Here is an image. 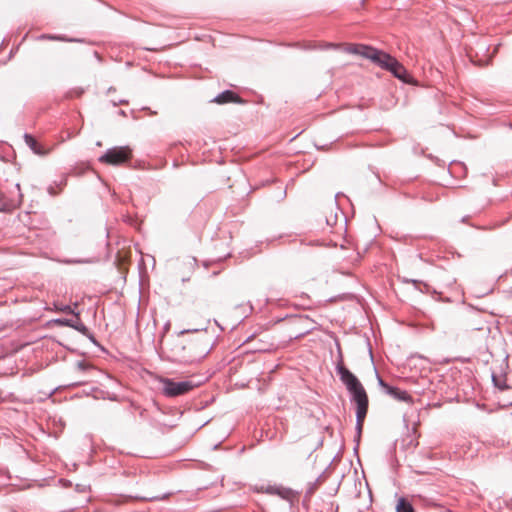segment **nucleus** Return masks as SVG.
Wrapping results in <instances>:
<instances>
[{"instance_id":"obj_1","label":"nucleus","mask_w":512,"mask_h":512,"mask_svg":"<svg viewBox=\"0 0 512 512\" xmlns=\"http://www.w3.org/2000/svg\"><path fill=\"white\" fill-rule=\"evenodd\" d=\"M344 50L347 53L360 55L370 59L381 68L390 71L395 77L403 82L410 83V75L405 67L391 55L363 44H347Z\"/></svg>"},{"instance_id":"obj_2","label":"nucleus","mask_w":512,"mask_h":512,"mask_svg":"<svg viewBox=\"0 0 512 512\" xmlns=\"http://www.w3.org/2000/svg\"><path fill=\"white\" fill-rule=\"evenodd\" d=\"M206 347L197 335H184L180 337L171 349L172 357L180 362H192L196 358L202 356Z\"/></svg>"},{"instance_id":"obj_3","label":"nucleus","mask_w":512,"mask_h":512,"mask_svg":"<svg viewBox=\"0 0 512 512\" xmlns=\"http://www.w3.org/2000/svg\"><path fill=\"white\" fill-rule=\"evenodd\" d=\"M132 158V150L128 146L113 147L108 149L99 161L107 165L119 166L127 163Z\"/></svg>"},{"instance_id":"obj_4","label":"nucleus","mask_w":512,"mask_h":512,"mask_svg":"<svg viewBox=\"0 0 512 512\" xmlns=\"http://www.w3.org/2000/svg\"><path fill=\"white\" fill-rule=\"evenodd\" d=\"M162 391L168 397H177L184 395L196 387L192 381L175 382L172 379L164 378L161 380Z\"/></svg>"},{"instance_id":"obj_5","label":"nucleus","mask_w":512,"mask_h":512,"mask_svg":"<svg viewBox=\"0 0 512 512\" xmlns=\"http://www.w3.org/2000/svg\"><path fill=\"white\" fill-rule=\"evenodd\" d=\"M351 395L352 400L356 404L357 428L361 431L368 412V395L364 388L352 393Z\"/></svg>"},{"instance_id":"obj_6","label":"nucleus","mask_w":512,"mask_h":512,"mask_svg":"<svg viewBox=\"0 0 512 512\" xmlns=\"http://www.w3.org/2000/svg\"><path fill=\"white\" fill-rule=\"evenodd\" d=\"M337 372L340 377V380L346 386L350 394L364 388L363 385L358 380V378L348 368L344 366L343 362L338 363Z\"/></svg>"},{"instance_id":"obj_7","label":"nucleus","mask_w":512,"mask_h":512,"mask_svg":"<svg viewBox=\"0 0 512 512\" xmlns=\"http://www.w3.org/2000/svg\"><path fill=\"white\" fill-rule=\"evenodd\" d=\"M213 102L217 104H227V103H239L243 104L244 100L238 96L235 92L231 90H226L220 93L217 97L213 99Z\"/></svg>"},{"instance_id":"obj_8","label":"nucleus","mask_w":512,"mask_h":512,"mask_svg":"<svg viewBox=\"0 0 512 512\" xmlns=\"http://www.w3.org/2000/svg\"><path fill=\"white\" fill-rule=\"evenodd\" d=\"M25 143L31 148V150L40 156H45L49 153V149H45L37 140L30 134L24 135Z\"/></svg>"},{"instance_id":"obj_9","label":"nucleus","mask_w":512,"mask_h":512,"mask_svg":"<svg viewBox=\"0 0 512 512\" xmlns=\"http://www.w3.org/2000/svg\"><path fill=\"white\" fill-rule=\"evenodd\" d=\"M380 384L382 386H384L385 388H387V391L390 395H392L394 398L398 399V400H402V401H409L410 400V396L408 395L407 392L405 391H402L398 388H395V387H390V386H387L386 384L383 383V381L380 379Z\"/></svg>"},{"instance_id":"obj_10","label":"nucleus","mask_w":512,"mask_h":512,"mask_svg":"<svg viewBox=\"0 0 512 512\" xmlns=\"http://www.w3.org/2000/svg\"><path fill=\"white\" fill-rule=\"evenodd\" d=\"M396 512H414V509L405 498H400L396 505Z\"/></svg>"},{"instance_id":"obj_11","label":"nucleus","mask_w":512,"mask_h":512,"mask_svg":"<svg viewBox=\"0 0 512 512\" xmlns=\"http://www.w3.org/2000/svg\"><path fill=\"white\" fill-rule=\"evenodd\" d=\"M300 320H301V318H299V317H293L290 319V321H292V322H299Z\"/></svg>"},{"instance_id":"obj_12","label":"nucleus","mask_w":512,"mask_h":512,"mask_svg":"<svg viewBox=\"0 0 512 512\" xmlns=\"http://www.w3.org/2000/svg\"><path fill=\"white\" fill-rule=\"evenodd\" d=\"M303 334H304V332H296V333L294 334V337H295V338H298V337L302 336Z\"/></svg>"}]
</instances>
